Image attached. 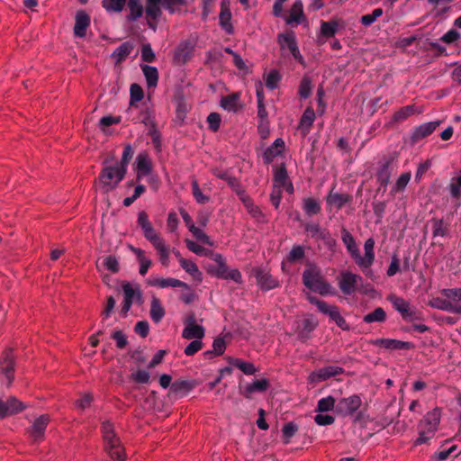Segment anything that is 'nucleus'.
Wrapping results in <instances>:
<instances>
[{
    "label": "nucleus",
    "mask_w": 461,
    "mask_h": 461,
    "mask_svg": "<svg viewBox=\"0 0 461 461\" xmlns=\"http://www.w3.org/2000/svg\"><path fill=\"white\" fill-rule=\"evenodd\" d=\"M138 226L141 228L145 239L149 241L156 250L159 262L164 266L169 265L170 249L166 244L165 240L153 228L149 221V215L145 211H140L137 218Z\"/></svg>",
    "instance_id": "nucleus-1"
},
{
    "label": "nucleus",
    "mask_w": 461,
    "mask_h": 461,
    "mask_svg": "<svg viewBox=\"0 0 461 461\" xmlns=\"http://www.w3.org/2000/svg\"><path fill=\"white\" fill-rule=\"evenodd\" d=\"M441 419V410L434 408L428 411L418 423L419 437L414 441V446L427 444L432 439L438 429Z\"/></svg>",
    "instance_id": "nucleus-2"
},
{
    "label": "nucleus",
    "mask_w": 461,
    "mask_h": 461,
    "mask_svg": "<svg viewBox=\"0 0 461 461\" xmlns=\"http://www.w3.org/2000/svg\"><path fill=\"white\" fill-rule=\"evenodd\" d=\"M101 431L103 435L104 448L108 452L111 458L116 461H124V449L121 445L120 438L115 434L113 424L109 420L102 422Z\"/></svg>",
    "instance_id": "nucleus-3"
},
{
    "label": "nucleus",
    "mask_w": 461,
    "mask_h": 461,
    "mask_svg": "<svg viewBox=\"0 0 461 461\" xmlns=\"http://www.w3.org/2000/svg\"><path fill=\"white\" fill-rule=\"evenodd\" d=\"M303 283L307 288L321 295L330 293V285L324 279L321 269L313 264H308L303 270Z\"/></svg>",
    "instance_id": "nucleus-4"
},
{
    "label": "nucleus",
    "mask_w": 461,
    "mask_h": 461,
    "mask_svg": "<svg viewBox=\"0 0 461 461\" xmlns=\"http://www.w3.org/2000/svg\"><path fill=\"white\" fill-rule=\"evenodd\" d=\"M126 173L125 168H122L116 164L103 167L98 176L102 192L108 194L115 189L125 177Z\"/></svg>",
    "instance_id": "nucleus-5"
},
{
    "label": "nucleus",
    "mask_w": 461,
    "mask_h": 461,
    "mask_svg": "<svg viewBox=\"0 0 461 461\" xmlns=\"http://www.w3.org/2000/svg\"><path fill=\"white\" fill-rule=\"evenodd\" d=\"M277 43L281 50H288L292 57L301 65L305 67V60L298 48L295 34L293 31L279 33L277 35Z\"/></svg>",
    "instance_id": "nucleus-6"
},
{
    "label": "nucleus",
    "mask_w": 461,
    "mask_h": 461,
    "mask_svg": "<svg viewBox=\"0 0 461 461\" xmlns=\"http://www.w3.org/2000/svg\"><path fill=\"white\" fill-rule=\"evenodd\" d=\"M182 337L185 339H203L205 336L203 326L197 323L196 315L194 312H188L184 320Z\"/></svg>",
    "instance_id": "nucleus-7"
},
{
    "label": "nucleus",
    "mask_w": 461,
    "mask_h": 461,
    "mask_svg": "<svg viewBox=\"0 0 461 461\" xmlns=\"http://www.w3.org/2000/svg\"><path fill=\"white\" fill-rule=\"evenodd\" d=\"M195 45L189 40L181 41L175 48L172 56V63L175 66H184L194 56Z\"/></svg>",
    "instance_id": "nucleus-8"
},
{
    "label": "nucleus",
    "mask_w": 461,
    "mask_h": 461,
    "mask_svg": "<svg viewBox=\"0 0 461 461\" xmlns=\"http://www.w3.org/2000/svg\"><path fill=\"white\" fill-rule=\"evenodd\" d=\"M361 405L362 400L357 394L343 397L337 402L335 412L342 417L351 416L361 407Z\"/></svg>",
    "instance_id": "nucleus-9"
},
{
    "label": "nucleus",
    "mask_w": 461,
    "mask_h": 461,
    "mask_svg": "<svg viewBox=\"0 0 461 461\" xmlns=\"http://www.w3.org/2000/svg\"><path fill=\"white\" fill-rule=\"evenodd\" d=\"M123 290V301L120 310V316L125 318L132 305L133 300L136 299L139 302L142 300V294L139 287L133 288L129 282L122 284Z\"/></svg>",
    "instance_id": "nucleus-10"
},
{
    "label": "nucleus",
    "mask_w": 461,
    "mask_h": 461,
    "mask_svg": "<svg viewBox=\"0 0 461 461\" xmlns=\"http://www.w3.org/2000/svg\"><path fill=\"white\" fill-rule=\"evenodd\" d=\"M146 20L148 26L153 31L157 30L158 21L162 15L161 6L166 8V0H146Z\"/></svg>",
    "instance_id": "nucleus-11"
},
{
    "label": "nucleus",
    "mask_w": 461,
    "mask_h": 461,
    "mask_svg": "<svg viewBox=\"0 0 461 461\" xmlns=\"http://www.w3.org/2000/svg\"><path fill=\"white\" fill-rule=\"evenodd\" d=\"M326 205L329 211H332L333 209L336 212H339L343 207L352 203L353 197L349 194H342L335 191V186H333L326 196Z\"/></svg>",
    "instance_id": "nucleus-12"
},
{
    "label": "nucleus",
    "mask_w": 461,
    "mask_h": 461,
    "mask_svg": "<svg viewBox=\"0 0 461 461\" xmlns=\"http://www.w3.org/2000/svg\"><path fill=\"white\" fill-rule=\"evenodd\" d=\"M252 272L260 290L267 292L280 286L279 281L269 271L261 267H254Z\"/></svg>",
    "instance_id": "nucleus-13"
},
{
    "label": "nucleus",
    "mask_w": 461,
    "mask_h": 461,
    "mask_svg": "<svg viewBox=\"0 0 461 461\" xmlns=\"http://www.w3.org/2000/svg\"><path fill=\"white\" fill-rule=\"evenodd\" d=\"M14 365L13 349L8 348L5 350L0 359V372L5 376L7 386H9L14 379Z\"/></svg>",
    "instance_id": "nucleus-14"
},
{
    "label": "nucleus",
    "mask_w": 461,
    "mask_h": 461,
    "mask_svg": "<svg viewBox=\"0 0 461 461\" xmlns=\"http://www.w3.org/2000/svg\"><path fill=\"white\" fill-rule=\"evenodd\" d=\"M440 123V121H435L425 122L415 127L410 136V144L414 146L421 140L432 134Z\"/></svg>",
    "instance_id": "nucleus-15"
},
{
    "label": "nucleus",
    "mask_w": 461,
    "mask_h": 461,
    "mask_svg": "<svg viewBox=\"0 0 461 461\" xmlns=\"http://www.w3.org/2000/svg\"><path fill=\"white\" fill-rule=\"evenodd\" d=\"M361 280L362 277L360 276L353 274L349 271H344L340 274V278L339 279V287L344 294L350 295L357 291V283Z\"/></svg>",
    "instance_id": "nucleus-16"
},
{
    "label": "nucleus",
    "mask_w": 461,
    "mask_h": 461,
    "mask_svg": "<svg viewBox=\"0 0 461 461\" xmlns=\"http://www.w3.org/2000/svg\"><path fill=\"white\" fill-rule=\"evenodd\" d=\"M371 344L388 350H410L414 348V344L410 341H402L395 339H376Z\"/></svg>",
    "instance_id": "nucleus-17"
},
{
    "label": "nucleus",
    "mask_w": 461,
    "mask_h": 461,
    "mask_svg": "<svg viewBox=\"0 0 461 461\" xmlns=\"http://www.w3.org/2000/svg\"><path fill=\"white\" fill-rule=\"evenodd\" d=\"M344 372L345 370L343 367L329 366L312 372L309 375V380L312 383L326 381L336 375H342Z\"/></svg>",
    "instance_id": "nucleus-18"
},
{
    "label": "nucleus",
    "mask_w": 461,
    "mask_h": 461,
    "mask_svg": "<svg viewBox=\"0 0 461 461\" xmlns=\"http://www.w3.org/2000/svg\"><path fill=\"white\" fill-rule=\"evenodd\" d=\"M25 409V405L15 397H9L6 401L0 399V418L17 414Z\"/></svg>",
    "instance_id": "nucleus-19"
},
{
    "label": "nucleus",
    "mask_w": 461,
    "mask_h": 461,
    "mask_svg": "<svg viewBox=\"0 0 461 461\" xmlns=\"http://www.w3.org/2000/svg\"><path fill=\"white\" fill-rule=\"evenodd\" d=\"M49 422L50 417L48 415H41L38 417L27 430L30 438H32L33 441L42 440Z\"/></svg>",
    "instance_id": "nucleus-20"
},
{
    "label": "nucleus",
    "mask_w": 461,
    "mask_h": 461,
    "mask_svg": "<svg viewBox=\"0 0 461 461\" xmlns=\"http://www.w3.org/2000/svg\"><path fill=\"white\" fill-rule=\"evenodd\" d=\"M209 272L217 278L225 280L230 279L237 284L242 283V276L240 271L237 268L229 270L226 263L217 266L216 267L211 269Z\"/></svg>",
    "instance_id": "nucleus-21"
},
{
    "label": "nucleus",
    "mask_w": 461,
    "mask_h": 461,
    "mask_svg": "<svg viewBox=\"0 0 461 461\" xmlns=\"http://www.w3.org/2000/svg\"><path fill=\"white\" fill-rule=\"evenodd\" d=\"M242 197L240 199L246 208L247 212L254 218L258 222L267 223L268 219L267 215L261 211V209L254 203L253 199L248 194H241Z\"/></svg>",
    "instance_id": "nucleus-22"
},
{
    "label": "nucleus",
    "mask_w": 461,
    "mask_h": 461,
    "mask_svg": "<svg viewBox=\"0 0 461 461\" xmlns=\"http://www.w3.org/2000/svg\"><path fill=\"white\" fill-rule=\"evenodd\" d=\"M91 17L85 10H78L75 16L74 34L76 37L84 38L87 28L90 26Z\"/></svg>",
    "instance_id": "nucleus-23"
},
{
    "label": "nucleus",
    "mask_w": 461,
    "mask_h": 461,
    "mask_svg": "<svg viewBox=\"0 0 461 461\" xmlns=\"http://www.w3.org/2000/svg\"><path fill=\"white\" fill-rule=\"evenodd\" d=\"M375 240L373 238H369L365 241L364 249L365 255H360V260L357 259L356 264L362 269L370 267L375 261Z\"/></svg>",
    "instance_id": "nucleus-24"
},
{
    "label": "nucleus",
    "mask_w": 461,
    "mask_h": 461,
    "mask_svg": "<svg viewBox=\"0 0 461 461\" xmlns=\"http://www.w3.org/2000/svg\"><path fill=\"white\" fill-rule=\"evenodd\" d=\"M285 143L282 138H277L271 146L266 149L263 153L262 158L266 165L274 161V159L281 155L285 150Z\"/></svg>",
    "instance_id": "nucleus-25"
},
{
    "label": "nucleus",
    "mask_w": 461,
    "mask_h": 461,
    "mask_svg": "<svg viewBox=\"0 0 461 461\" xmlns=\"http://www.w3.org/2000/svg\"><path fill=\"white\" fill-rule=\"evenodd\" d=\"M306 21V17L303 13V5L301 0L295 1L290 11L289 15L285 18V23L289 25H298Z\"/></svg>",
    "instance_id": "nucleus-26"
},
{
    "label": "nucleus",
    "mask_w": 461,
    "mask_h": 461,
    "mask_svg": "<svg viewBox=\"0 0 461 461\" xmlns=\"http://www.w3.org/2000/svg\"><path fill=\"white\" fill-rule=\"evenodd\" d=\"M341 240L354 262L356 263L357 259L360 260L359 249L353 235L346 228L341 230Z\"/></svg>",
    "instance_id": "nucleus-27"
},
{
    "label": "nucleus",
    "mask_w": 461,
    "mask_h": 461,
    "mask_svg": "<svg viewBox=\"0 0 461 461\" xmlns=\"http://www.w3.org/2000/svg\"><path fill=\"white\" fill-rule=\"evenodd\" d=\"M316 115L313 108L312 106H308L303 115L300 118L298 129L301 131V134L305 137L310 133V131L312 127V124L315 121Z\"/></svg>",
    "instance_id": "nucleus-28"
},
{
    "label": "nucleus",
    "mask_w": 461,
    "mask_h": 461,
    "mask_svg": "<svg viewBox=\"0 0 461 461\" xmlns=\"http://www.w3.org/2000/svg\"><path fill=\"white\" fill-rule=\"evenodd\" d=\"M131 251L136 256L137 260L140 264L139 273L141 276H145L149 268L152 265V261L146 256L145 250L140 248H135L132 245H129Z\"/></svg>",
    "instance_id": "nucleus-29"
},
{
    "label": "nucleus",
    "mask_w": 461,
    "mask_h": 461,
    "mask_svg": "<svg viewBox=\"0 0 461 461\" xmlns=\"http://www.w3.org/2000/svg\"><path fill=\"white\" fill-rule=\"evenodd\" d=\"M308 300L311 303L316 305L320 312L328 315L331 321L335 317V315L339 312V309L337 305H330L327 303L325 301L319 300L315 296H309Z\"/></svg>",
    "instance_id": "nucleus-30"
},
{
    "label": "nucleus",
    "mask_w": 461,
    "mask_h": 461,
    "mask_svg": "<svg viewBox=\"0 0 461 461\" xmlns=\"http://www.w3.org/2000/svg\"><path fill=\"white\" fill-rule=\"evenodd\" d=\"M420 113V112L417 110V107L414 104H409V105L402 106L399 110L394 112L389 123L391 125H393L395 123L405 121L407 118H409L410 116H411L415 113Z\"/></svg>",
    "instance_id": "nucleus-31"
},
{
    "label": "nucleus",
    "mask_w": 461,
    "mask_h": 461,
    "mask_svg": "<svg viewBox=\"0 0 461 461\" xmlns=\"http://www.w3.org/2000/svg\"><path fill=\"white\" fill-rule=\"evenodd\" d=\"M240 94L239 92L232 93L230 95L222 96L221 99V106L228 111L236 113L241 107L240 104Z\"/></svg>",
    "instance_id": "nucleus-32"
},
{
    "label": "nucleus",
    "mask_w": 461,
    "mask_h": 461,
    "mask_svg": "<svg viewBox=\"0 0 461 461\" xmlns=\"http://www.w3.org/2000/svg\"><path fill=\"white\" fill-rule=\"evenodd\" d=\"M133 48L134 46L132 42L124 41L113 50L111 57L114 60L116 65L121 64L131 54Z\"/></svg>",
    "instance_id": "nucleus-33"
},
{
    "label": "nucleus",
    "mask_w": 461,
    "mask_h": 461,
    "mask_svg": "<svg viewBox=\"0 0 461 461\" xmlns=\"http://www.w3.org/2000/svg\"><path fill=\"white\" fill-rule=\"evenodd\" d=\"M140 68L145 77L147 87L149 89L156 88L158 86L159 78L158 68L156 67L142 64L140 65Z\"/></svg>",
    "instance_id": "nucleus-34"
},
{
    "label": "nucleus",
    "mask_w": 461,
    "mask_h": 461,
    "mask_svg": "<svg viewBox=\"0 0 461 461\" xmlns=\"http://www.w3.org/2000/svg\"><path fill=\"white\" fill-rule=\"evenodd\" d=\"M269 386H270L269 380L267 378H262L260 380H256L253 383L249 384L245 387L242 393H243L244 397L249 399L251 397L252 393H254L256 392H260V393L266 392L269 388Z\"/></svg>",
    "instance_id": "nucleus-35"
},
{
    "label": "nucleus",
    "mask_w": 461,
    "mask_h": 461,
    "mask_svg": "<svg viewBox=\"0 0 461 461\" xmlns=\"http://www.w3.org/2000/svg\"><path fill=\"white\" fill-rule=\"evenodd\" d=\"M149 285L152 286H157L159 288H166V287H182L185 289H189V285L178 279L173 278V277H167V278H156L149 282Z\"/></svg>",
    "instance_id": "nucleus-36"
},
{
    "label": "nucleus",
    "mask_w": 461,
    "mask_h": 461,
    "mask_svg": "<svg viewBox=\"0 0 461 461\" xmlns=\"http://www.w3.org/2000/svg\"><path fill=\"white\" fill-rule=\"evenodd\" d=\"M137 180L151 173V163L147 155L139 154L137 156Z\"/></svg>",
    "instance_id": "nucleus-37"
},
{
    "label": "nucleus",
    "mask_w": 461,
    "mask_h": 461,
    "mask_svg": "<svg viewBox=\"0 0 461 461\" xmlns=\"http://www.w3.org/2000/svg\"><path fill=\"white\" fill-rule=\"evenodd\" d=\"M302 208L304 213L309 217L319 214L321 211V203L313 197L303 198Z\"/></svg>",
    "instance_id": "nucleus-38"
},
{
    "label": "nucleus",
    "mask_w": 461,
    "mask_h": 461,
    "mask_svg": "<svg viewBox=\"0 0 461 461\" xmlns=\"http://www.w3.org/2000/svg\"><path fill=\"white\" fill-rule=\"evenodd\" d=\"M194 383L187 380H176L170 385V392L176 395H186L194 388Z\"/></svg>",
    "instance_id": "nucleus-39"
},
{
    "label": "nucleus",
    "mask_w": 461,
    "mask_h": 461,
    "mask_svg": "<svg viewBox=\"0 0 461 461\" xmlns=\"http://www.w3.org/2000/svg\"><path fill=\"white\" fill-rule=\"evenodd\" d=\"M166 314L165 309L160 300L153 296L150 303V318L155 323H158Z\"/></svg>",
    "instance_id": "nucleus-40"
},
{
    "label": "nucleus",
    "mask_w": 461,
    "mask_h": 461,
    "mask_svg": "<svg viewBox=\"0 0 461 461\" xmlns=\"http://www.w3.org/2000/svg\"><path fill=\"white\" fill-rule=\"evenodd\" d=\"M126 3L129 9V14L127 15L129 22H134L142 16L144 9L140 0H128Z\"/></svg>",
    "instance_id": "nucleus-41"
},
{
    "label": "nucleus",
    "mask_w": 461,
    "mask_h": 461,
    "mask_svg": "<svg viewBox=\"0 0 461 461\" xmlns=\"http://www.w3.org/2000/svg\"><path fill=\"white\" fill-rule=\"evenodd\" d=\"M289 180L287 169L285 163L280 164L274 170V186L281 187L282 185H285V183Z\"/></svg>",
    "instance_id": "nucleus-42"
},
{
    "label": "nucleus",
    "mask_w": 461,
    "mask_h": 461,
    "mask_svg": "<svg viewBox=\"0 0 461 461\" xmlns=\"http://www.w3.org/2000/svg\"><path fill=\"white\" fill-rule=\"evenodd\" d=\"M304 229L312 237H316L321 240H327L330 236L329 231L321 229L319 223H307Z\"/></svg>",
    "instance_id": "nucleus-43"
},
{
    "label": "nucleus",
    "mask_w": 461,
    "mask_h": 461,
    "mask_svg": "<svg viewBox=\"0 0 461 461\" xmlns=\"http://www.w3.org/2000/svg\"><path fill=\"white\" fill-rule=\"evenodd\" d=\"M226 348V343L222 338H216L212 342V349L203 353L206 358H212L213 356H221Z\"/></svg>",
    "instance_id": "nucleus-44"
},
{
    "label": "nucleus",
    "mask_w": 461,
    "mask_h": 461,
    "mask_svg": "<svg viewBox=\"0 0 461 461\" xmlns=\"http://www.w3.org/2000/svg\"><path fill=\"white\" fill-rule=\"evenodd\" d=\"M392 163V159H387L378 169L376 176L377 181L380 183L382 186H386L389 183L391 172H390V165Z\"/></svg>",
    "instance_id": "nucleus-45"
},
{
    "label": "nucleus",
    "mask_w": 461,
    "mask_h": 461,
    "mask_svg": "<svg viewBox=\"0 0 461 461\" xmlns=\"http://www.w3.org/2000/svg\"><path fill=\"white\" fill-rule=\"evenodd\" d=\"M144 98V92L142 87L137 84L133 83L130 86V106L137 107V103L140 102Z\"/></svg>",
    "instance_id": "nucleus-46"
},
{
    "label": "nucleus",
    "mask_w": 461,
    "mask_h": 461,
    "mask_svg": "<svg viewBox=\"0 0 461 461\" xmlns=\"http://www.w3.org/2000/svg\"><path fill=\"white\" fill-rule=\"evenodd\" d=\"M386 299L392 303L393 309L400 314L402 313L411 305L410 302L394 294H389Z\"/></svg>",
    "instance_id": "nucleus-47"
},
{
    "label": "nucleus",
    "mask_w": 461,
    "mask_h": 461,
    "mask_svg": "<svg viewBox=\"0 0 461 461\" xmlns=\"http://www.w3.org/2000/svg\"><path fill=\"white\" fill-rule=\"evenodd\" d=\"M432 235L433 237H445L448 232L447 224L443 219L432 218Z\"/></svg>",
    "instance_id": "nucleus-48"
},
{
    "label": "nucleus",
    "mask_w": 461,
    "mask_h": 461,
    "mask_svg": "<svg viewBox=\"0 0 461 461\" xmlns=\"http://www.w3.org/2000/svg\"><path fill=\"white\" fill-rule=\"evenodd\" d=\"M386 320L385 311L382 307L375 308L373 312L366 314L363 318L364 322H384Z\"/></svg>",
    "instance_id": "nucleus-49"
},
{
    "label": "nucleus",
    "mask_w": 461,
    "mask_h": 461,
    "mask_svg": "<svg viewBox=\"0 0 461 461\" xmlns=\"http://www.w3.org/2000/svg\"><path fill=\"white\" fill-rule=\"evenodd\" d=\"M338 30H339V23L336 20L321 22V34L323 37H326V38L333 37L337 33Z\"/></svg>",
    "instance_id": "nucleus-50"
},
{
    "label": "nucleus",
    "mask_w": 461,
    "mask_h": 461,
    "mask_svg": "<svg viewBox=\"0 0 461 461\" xmlns=\"http://www.w3.org/2000/svg\"><path fill=\"white\" fill-rule=\"evenodd\" d=\"M230 364L242 371L245 375H254L257 372V368L251 362L243 361L240 358H233Z\"/></svg>",
    "instance_id": "nucleus-51"
},
{
    "label": "nucleus",
    "mask_w": 461,
    "mask_h": 461,
    "mask_svg": "<svg viewBox=\"0 0 461 461\" xmlns=\"http://www.w3.org/2000/svg\"><path fill=\"white\" fill-rule=\"evenodd\" d=\"M336 404L337 402L335 398L329 395L318 401L316 411L319 412H326L332 410L335 411Z\"/></svg>",
    "instance_id": "nucleus-52"
},
{
    "label": "nucleus",
    "mask_w": 461,
    "mask_h": 461,
    "mask_svg": "<svg viewBox=\"0 0 461 461\" xmlns=\"http://www.w3.org/2000/svg\"><path fill=\"white\" fill-rule=\"evenodd\" d=\"M126 2L127 0H102V6L109 13H120Z\"/></svg>",
    "instance_id": "nucleus-53"
},
{
    "label": "nucleus",
    "mask_w": 461,
    "mask_h": 461,
    "mask_svg": "<svg viewBox=\"0 0 461 461\" xmlns=\"http://www.w3.org/2000/svg\"><path fill=\"white\" fill-rule=\"evenodd\" d=\"M305 257V250L302 245H294L291 251L286 256V260L290 264L301 261Z\"/></svg>",
    "instance_id": "nucleus-54"
},
{
    "label": "nucleus",
    "mask_w": 461,
    "mask_h": 461,
    "mask_svg": "<svg viewBox=\"0 0 461 461\" xmlns=\"http://www.w3.org/2000/svg\"><path fill=\"white\" fill-rule=\"evenodd\" d=\"M312 94V79L304 76L298 86V95L302 99H307Z\"/></svg>",
    "instance_id": "nucleus-55"
},
{
    "label": "nucleus",
    "mask_w": 461,
    "mask_h": 461,
    "mask_svg": "<svg viewBox=\"0 0 461 461\" xmlns=\"http://www.w3.org/2000/svg\"><path fill=\"white\" fill-rule=\"evenodd\" d=\"M192 194L195 201L200 204H204L209 202L210 198L207 195H204L200 189L198 181L196 178H193L191 183Z\"/></svg>",
    "instance_id": "nucleus-56"
},
{
    "label": "nucleus",
    "mask_w": 461,
    "mask_h": 461,
    "mask_svg": "<svg viewBox=\"0 0 461 461\" xmlns=\"http://www.w3.org/2000/svg\"><path fill=\"white\" fill-rule=\"evenodd\" d=\"M140 122L147 127V129L155 126L154 111L149 107L142 109L140 113Z\"/></svg>",
    "instance_id": "nucleus-57"
},
{
    "label": "nucleus",
    "mask_w": 461,
    "mask_h": 461,
    "mask_svg": "<svg viewBox=\"0 0 461 461\" xmlns=\"http://www.w3.org/2000/svg\"><path fill=\"white\" fill-rule=\"evenodd\" d=\"M220 24L228 32H233V27L230 23L231 13L229 9L221 10L220 13Z\"/></svg>",
    "instance_id": "nucleus-58"
},
{
    "label": "nucleus",
    "mask_w": 461,
    "mask_h": 461,
    "mask_svg": "<svg viewBox=\"0 0 461 461\" xmlns=\"http://www.w3.org/2000/svg\"><path fill=\"white\" fill-rule=\"evenodd\" d=\"M405 321H414L421 320V313L414 307L410 305L402 313L400 314Z\"/></svg>",
    "instance_id": "nucleus-59"
},
{
    "label": "nucleus",
    "mask_w": 461,
    "mask_h": 461,
    "mask_svg": "<svg viewBox=\"0 0 461 461\" xmlns=\"http://www.w3.org/2000/svg\"><path fill=\"white\" fill-rule=\"evenodd\" d=\"M133 153L131 146L130 144L126 145L123 149L122 158L120 162L116 163V165L122 168H125V171H127L128 165L133 157Z\"/></svg>",
    "instance_id": "nucleus-60"
},
{
    "label": "nucleus",
    "mask_w": 461,
    "mask_h": 461,
    "mask_svg": "<svg viewBox=\"0 0 461 461\" xmlns=\"http://www.w3.org/2000/svg\"><path fill=\"white\" fill-rule=\"evenodd\" d=\"M384 14L382 8L373 10L371 14H365L361 17V23L365 26H370Z\"/></svg>",
    "instance_id": "nucleus-61"
},
{
    "label": "nucleus",
    "mask_w": 461,
    "mask_h": 461,
    "mask_svg": "<svg viewBox=\"0 0 461 461\" xmlns=\"http://www.w3.org/2000/svg\"><path fill=\"white\" fill-rule=\"evenodd\" d=\"M189 231L198 241L208 246H212V242L211 241L209 236L205 234L200 228L196 227L195 225H192Z\"/></svg>",
    "instance_id": "nucleus-62"
},
{
    "label": "nucleus",
    "mask_w": 461,
    "mask_h": 461,
    "mask_svg": "<svg viewBox=\"0 0 461 461\" xmlns=\"http://www.w3.org/2000/svg\"><path fill=\"white\" fill-rule=\"evenodd\" d=\"M280 80H281L280 73L277 70L273 69L267 74V76L266 77V80H265L266 86L267 88L274 90L277 87Z\"/></svg>",
    "instance_id": "nucleus-63"
},
{
    "label": "nucleus",
    "mask_w": 461,
    "mask_h": 461,
    "mask_svg": "<svg viewBox=\"0 0 461 461\" xmlns=\"http://www.w3.org/2000/svg\"><path fill=\"white\" fill-rule=\"evenodd\" d=\"M449 191L453 197L459 198L461 196V170L457 177H454L449 185Z\"/></svg>",
    "instance_id": "nucleus-64"
}]
</instances>
